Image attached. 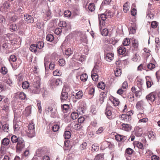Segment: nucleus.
I'll list each match as a JSON object with an SVG mask.
<instances>
[{"instance_id": "obj_1", "label": "nucleus", "mask_w": 160, "mask_h": 160, "mask_svg": "<svg viewBox=\"0 0 160 160\" xmlns=\"http://www.w3.org/2000/svg\"><path fill=\"white\" fill-rule=\"evenodd\" d=\"M40 84V79L38 77L35 78L33 80L32 86L29 88L30 92L34 94L39 93L41 90Z\"/></svg>"}, {"instance_id": "obj_2", "label": "nucleus", "mask_w": 160, "mask_h": 160, "mask_svg": "<svg viewBox=\"0 0 160 160\" xmlns=\"http://www.w3.org/2000/svg\"><path fill=\"white\" fill-rule=\"evenodd\" d=\"M98 19L99 21L100 29L101 30L102 28V26H103L105 25V21L107 18L105 13L98 15Z\"/></svg>"}, {"instance_id": "obj_3", "label": "nucleus", "mask_w": 160, "mask_h": 160, "mask_svg": "<svg viewBox=\"0 0 160 160\" xmlns=\"http://www.w3.org/2000/svg\"><path fill=\"white\" fill-rule=\"evenodd\" d=\"M25 147L24 141L22 138H19L18 141L17 142L16 146L17 150L21 151Z\"/></svg>"}, {"instance_id": "obj_4", "label": "nucleus", "mask_w": 160, "mask_h": 160, "mask_svg": "<svg viewBox=\"0 0 160 160\" xmlns=\"http://www.w3.org/2000/svg\"><path fill=\"white\" fill-rule=\"evenodd\" d=\"M52 86H57L62 85V80L60 78L57 79H52L51 81Z\"/></svg>"}, {"instance_id": "obj_5", "label": "nucleus", "mask_w": 160, "mask_h": 160, "mask_svg": "<svg viewBox=\"0 0 160 160\" xmlns=\"http://www.w3.org/2000/svg\"><path fill=\"white\" fill-rule=\"evenodd\" d=\"M136 147H137L139 149V152L140 154H141L143 153V150H144V146L143 145L141 142L137 141L136 142Z\"/></svg>"}, {"instance_id": "obj_6", "label": "nucleus", "mask_w": 160, "mask_h": 160, "mask_svg": "<svg viewBox=\"0 0 160 160\" xmlns=\"http://www.w3.org/2000/svg\"><path fill=\"white\" fill-rule=\"evenodd\" d=\"M24 19L28 23H32L34 22V19L32 17L27 14H26L24 15Z\"/></svg>"}, {"instance_id": "obj_7", "label": "nucleus", "mask_w": 160, "mask_h": 160, "mask_svg": "<svg viewBox=\"0 0 160 160\" xmlns=\"http://www.w3.org/2000/svg\"><path fill=\"white\" fill-rule=\"evenodd\" d=\"M146 98L148 101L152 102L156 100L155 94L154 92H151L146 97Z\"/></svg>"}, {"instance_id": "obj_8", "label": "nucleus", "mask_w": 160, "mask_h": 160, "mask_svg": "<svg viewBox=\"0 0 160 160\" xmlns=\"http://www.w3.org/2000/svg\"><path fill=\"white\" fill-rule=\"evenodd\" d=\"M151 10H152L150 9L149 8H148V9L146 16V18L147 19H152L153 18V10H152V11Z\"/></svg>"}, {"instance_id": "obj_9", "label": "nucleus", "mask_w": 160, "mask_h": 160, "mask_svg": "<svg viewBox=\"0 0 160 160\" xmlns=\"http://www.w3.org/2000/svg\"><path fill=\"white\" fill-rule=\"evenodd\" d=\"M136 80L138 87L139 88L140 90H142V86L143 83V80L141 78H137Z\"/></svg>"}, {"instance_id": "obj_10", "label": "nucleus", "mask_w": 160, "mask_h": 160, "mask_svg": "<svg viewBox=\"0 0 160 160\" xmlns=\"http://www.w3.org/2000/svg\"><path fill=\"white\" fill-rule=\"evenodd\" d=\"M116 140L118 142L124 141L126 139V137L117 134L115 135Z\"/></svg>"}, {"instance_id": "obj_11", "label": "nucleus", "mask_w": 160, "mask_h": 160, "mask_svg": "<svg viewBox=\"0 0 160 160\" xmlns=\"http://www.w3.org/2000/svg\"><path fill=\"white\" fill-rule=\"evenodd\" d=\"M145 105V103L143 100H141L138 102L136 105V107L138 110L142 109L143 108V106Z\"/></svg>"}, {"instance_id": "obj_12", "label": "nucleus", "mask_w": 160, "mask_h": 160, "mask_svg": "<svg viewBox=\"0 0 160 160\" xmlns=\"http://www.w3.org/2000/svg\"><path fill=\"white\" fill-rule=\"evenodd\" d=\"M68 94L67 92L62 91L61 95V100L62 101L67 100L68 99Z\"/></svg>"}, {"instance_id": "obj_13", "label": "nucleus", "mask_w": 160, "mask_h": 160, "mask_svg": "<svg viewBox=\"0 0 160 160\" xmlns=\"http://www.w3.org/2000/svg\"><path fill=\"white\" fill-rule=\"evenodd\" d=\"M106 59L108 62H111L114 58V54L112 52H108L106 56Z\"/></svg>"}, {"instance_id": "obj_14", "label": "nucleus", "mask_w": 160, "mask_h": 160, "mask_svg": "<svg viewBox=\"0 0 160 160\" xmlns=\"http://www.w3.org/2000/svg\"><path fill=\"white\" fill-rule=\"evenodd\" d=\"M126 51V49L122 45L120 46L118 50V52L120 55H123L125 53Z\"/></svg>"}, {"instance_id": "obj_15", "label": "nucleus", "mask_w": 160, "mask_h": 160, "mask_svg": "<svg viewBox=\"0 0 160 160\" xmlns=\"http://www.w3.org/2000/svg\"><path fill=\"white\" fill-rule=\"evenodd\" d=\"M101 67L99 63L96 64L92 71V72H95L98 73L100 71Z\"/></svg>"}, {"instance_id": "obj_16", "label": "nucleus", "mask_w": 160, "mask_h": 160, "mask_svg": "<svg viewBox=\"0 0 160 160\" xmlns=\"http://www.w3.org/2000/svg\"><path fill=\"white\" fill-rule=\"evenodd\" d=\"M45 149V147L39 148L36 151V153L38 156H39L44 153Z\"/></svg>"}, {"instance_id": "obj_17", "label": "nucleus", "mask_w": 160, "mask_h": 160, "mask_svg": "<svg viewBox=\"0 0 160 160\" xmlns=\"http://www.w3.org/2000/svg\"><path fill=\"white\" fill-rule=\"evenodd\" d=\"M2 129V130H7L9 129V125L7 124H3L2 123L0 122V129Z\"/></svg>"}, {"instance_id": "obj_18", "label": "nucleus", "mask_w": 160, "mask_h": 160, "mask_svg": "<svg viewBox=\"0 0 160 160\" xmlns=\"http://www.w3.org/2000/svg\"><path fill=\"white\" fill-rule=\"evenodd\" d=\"M110 108L109 107H107L105 112V113L108 118L110 119L111 117H110L112 115V112L110 109Z\"/></svg>"}, {"instance_id": "obj_19", "label": "nucleus", "mask_w": 160, "mask_h": 160, "mask_svg": "<svg viewBox=\"0 0 160 160\" xmlns=\"http://www.w3.org/2000/svg\"><path fill=\"white\" fill-rule=\"evenodd\" d=\"M104 154L102 153H100L96 155L94 160H103Z\"/></svg>"}, {"instance_id": "obj_20", "label": "nucleus", "mask_w": 160, "mask_h": 160, "mask_svg": "<svg viewBox=\"0 0 160 160\" xmlns=\"http://www.w3.org/2000/svg\"><path fill=\"white\" fill-rule=\"evenodd\" d=\"M9 142L10 140L9 139L7 138H5L2 140L1 145L6 146L9 144Z\"/></svg>"}, {"instance_id": "obj_21", "label": "nucleus", "mask_w": 160, "mask_h": 160, "mask_svg": "<svg viewBox=\"0 0 160 160\" xmlns=\"http://www.w3.org/2000/svg\"><path fill=\"white\" fill-rule=\"evenodd\" d=\"M25 131L28 136L30 138H32L35 135V131Z\"/></svg>"}, {"instance_id": "obj_22", "label": "nucleus", "mask_w": 160, "mask_h": 160, "mask_svg": "<svg viewBox=\"0 0 160 160\" xmlns=\"http://www.w3.org/2000/svg\"><path fill=\"white\" fill-rule=\"evenodd\" d=\"M59 27H61L62 28L67 29V25L66 22L64 21H60L58 24Z\"/></svg>"}, {"instance_id": "obj_23", "label": "nucleus", "mask_w": 160, "mask_h": 160, "mask_svg": "<svg viewBox=\"0 0 160 160\" xmlns=\"http://www.w3.org/2000/svg\"><path fill=\"white\" fill-rule=\"evenodd\" d=\"M50 114V116L52 118H55L58 117L57 111L56 109H54L51 112Z\"/></svg>"}, {"instance_id": "obj_24", "label": "nucleus", "mask_w": 160, "mask_h": 160, "mask_svg": "<svg viewBox=\"0 0 160 160\" xmlns=\"http://www.w3.org/2000/svg\"><path fill=\"white\" fill-rule=\"evenodd\" d=\"M129 3L128 2H127L123 5V10L124 12L127 13L129 10L130 7L129 6Z\"/></svg>"}, {"instance_id": "obj_25", "label": "nucleus", "mask_w": 160, "mask_h": 160, "mask_svg": "<svg viewBox=\"0 0 160 160\" xmlns=\"http://www.w3.org/2000/svg\"><path fill=\"white\" fill-rule=\"evenodd\" d=\"M97 73L95 72H92L91 77L94 81H96L98 80V75Z\"/></svg>"}, {"instance_id": "obj_26", "label": "nucleus", "mask_w": 160, "mask_h": 160, "mask_svg": "<svg viewBox=\"0 0 160 160\" xmlns=\"http://www.w3.org/2000/svg\"><path fill=\"white\" fill-rule=\"evenodd\" d=\"M38 48L37 45L36 44H32L30 46L29 49L31 51L36 52Z\"/></svg>"}, {"instance_id": "obj_27", "label": "nucleus", "mask_w": 160, "mask_h": 160, "mask_svg": "<svg viewBox=\"0 0 160 160\" xmlns=\"http://www.w3.org/2000/svg\"><path fill=\"white\" fill-rule=\"evenodd\" d=\"M62 108L63 113H66L69 109V106L68 104H64L62 106Z\"/></svg>"}, {"instance_id": "obj_28", "label": "nucleus", "mask_w": 160, "mask_h": 160, "mask_svg": "<svg viewBox=\"0 0 160 160\" xmlns=\"http://www.w3.org/2000/svg\"><path fill=\"white\" fill-rule=\"evenodd\" d=\"M83 96V92L82 91H79L77 92L75 96L76 99H79L81 98Z\"/></svg>"}, {"instance_id": "obj_29", "label": "nucleus", "mask_w": 160, "mask_h": 160, "mask_svg": "<svg viewBox=\"0 0 160 160\" xmlns=\"http://www.w3.org/2000/svg\"><path fill=\"white\" fill-rule=\"evenodd\" d=\"M29 85V83L27 81H25L22 83V87L24 89H27Z\"/></svg>"}, {"instance_id": "obj_30", "label": "nucleus", "mask_w": 160, "mask_h": 160, "mask_svg": "<svg viewBox=\"0 0 160 160\" xmlns=\"http://www.w3.org/2000/svg\"><path fill=\"white\" fill-rule=\"evenodd\" d=\"M122 127L125 130H131L132 129V127L129 124L123 123L122 124Z\"/></svg>"}, {"instance_id": "obj_31", "label": "nucleus", "mask_w": 160, "mask_h": 160, "mask_svg": "<svg viewBox=\"0 0 160 160\" xmlns=\"http://www.w3.org/2000/svg\"><path fill=\"white\" fill-rule=\"evenodd\" d=\"M5 153V147L4 146L1 145L0 150V158H2Z\"/></svg>"}, {"instance_id": "obj_32", "label": "nucleus", "mask_w": 160, "mask_h": 160, "mask_svg": "<svg viewBox=\"0 0 160 160\" xmlns=\"http://www.w3.org/2000/svg\"><path fill=\"white\" fill-rule=\"evenodd\" d=\"M88 78V75L86 73L83 74L80 76V79L82 82H85L87 81Z\"/></svg>"}, {"instance_id": "obj_33", "label": "nucleus", "mask_w": 160, "mask_h": 160, "mask_svg": "<svg viewBox=\"0 0 160 160\" xmlns=\"http://www.w3.org/2000/svg\"><path fill=\"white\" fill-rule=\"evenodd\" d=\"M73 52V50L71 48H68L65 51V54L68 56H69L72 55Z\"/></svg>"}, {"instance_id": "obj_34", "label": "nucleus", "mask_w": 160, "mask_h": 160, "mask_svg": "<svg viewBox=\"0 0 160 160\" xmlns=\"http://www.w3.org/2000/svg\"><path fill=\"white\" fill-rule=\"evenodd\" d=\"M110 144H111L110 142L107 141L103 142L102 143L101 148H102L103 149H104L107 148Z\"/></svg>"}, {"instance_id": "obj_35", "label": "nucleus", "mask_w": 160, "mask_h": 160, "mask_svg": "<svg viewBox=\"0 0 160 160\" xmlns=\"http://www.w3.org/2000/svg\"><path fill=\"white\" fill-rule=\"evenodd\" d=\"M64 136L65 139H68L71 137V133L69 131H65L64 133Z\"/></svg>"}, {"instance_id": "obj_36", "label": "nucleus", "mask_w": 160, "mask_h": 160, "mask_svg": "<svg viewBox=\"0 0 160 160\" xmlns=\"http://www.w3.org/2000/svg\"><path fill=\"white\" fill-rule=\"evenodd\" d=\"M112 102L114 106H118L119 103V100L117 98L114 97L112 98Z\"/></svg>"}, {"instance_id": "obj_37", "label": "nucleus", "mask_w": 160, "mask_h": 160, "mask_svg": "<svg viewBox=\"0 0 160 160\" xmlns=\"http://www.w3.org/2000/svg\"><path fill=\"white\" fill-rule=\"evenodd\" d=\"M31 113V109L30 107H27L25 110L24 114L27 116L30 115Z\"/></svg>"}, {"instance_id": "obj_38", "label": "nucleus", "mask_w": 160, "mask_h": 160, "mask_svg": "<svg viewBox=\"0 0 160 160\" xmlns=\"http://www.w3.org/2000/svg\"><path fill=\"white\" fill-rule=\"evenodd\" d=\"M132 134L137 137H139L141 136L142 134V131H133L132 132Z\"/></svg>"}, {"instance_id": "obj_39", "label": "nucleus", "mask_w": 160, "mask_h": 160, "mask_svg": "<svg viewBox=\"0 0 160 160\" xmlns=\"http://www.w3.org/2000/svg\"><path fill=\"white\" fill-rule=\"evenodd\" d=\"M111 0H104L101 5V8L106 5H109L110 4Z\"/></svg>"}, {"instance_id": "obj_40", "label": "nucleus", "mask_w": 160, "mask_h": 160, "mask_svg": "<svg viewBox=\"0 0 160 160\" xmlns=\"http://www.w3.org/2000/svg\"><path fill=\"white\" fill-rule=\"evenodd\" d=\"M71 117L73 120L76 119L78 117V114L77 112H74L71 113Z\"/></svg>"}, {"instance_id": "obj_41", "label": "nucleus", "mask_w": 160, "mask_h": 160, "mask_svg": "<svg viewBox=\"0 0 160 160\" xmlns=\"http://www.w3.org/2000/svg\"><path fill=\"white\" fill-rule=\"evenodd\" d=\"M88 8L89 11L91 12L94 11L95 8L94 4V3H90L89 4Z\"/></svg>"}, {"instance_id": "obj_42", "label": "nucleus", "mask_w": 160, "mask_h": 160, "mask_svg": "<svg viewBox=\"0 0 160 160\" xmlns=\"http://www.w3.org/2000/svg\"><path fill=\"white\" fill-rule=\"evenodd\" d=\"M130 43V40L128 38H125L122 42V44L124 46H127Z\"/></svg>"}, {"instance_id": "obj_43", "label": "nucleus", "mask_w": 160, "mask_h": 160, "mask_svg": "<svg viewBox=\"0 0 160 160\" xmlns=\"http://www.w3.org/2000/svg\"><path fill=\"white\" fill-rule=\"evenodd\" d=\"M113 49L112 46L111 45H107L106 46L105 51L111 52Z\"/></svg>"}, {"instance_id": "obj_44", "label": "nucleus", "mask_w": 160, "mask_h": 160, "mask_svg": "<svg viewBox=\"0 0 160 160\" xmlns=\"http://www.w3.org/2000/svg\"><path fill=\"white\" fill-rule=\"evenodd\" d=\"M104 13L107 18L108 17L111 18L113 16V13L110 10H107Z\"/></svg>"}, {"instance_id": "obj_45", "label": "nucleus", "mask_w": 160, "mask_h": 160, "mask_svg": "<svg viewBox=\"0 0 160 160\" xmlns=\"http://www.w3.org/2000/svg\"><path fill=\"white\" fill-rule=\"evenodd\" d=\"M9 28L11 31L13 32L17 30V27L16 24H12L10 26Z\"/></svg>"}, {"instance_id": "obj_46", "label": "nucleus", "mask_w": 160, "mask_h": 160, "mask_svg": "<svg viewBox=\"0 0 160 160\" xmlns=\"http://www.w3.org/2000/svg\"><path fill=\"white\" fill-rule=\"evenodd\" d=\"M77 112L78 113V114H82L84 112V109L83 107H79L78 108L77 110Z\"/></svg>"}, {"instance_id": "obj_47", "label": "nucleus", "mask_w": 160, "mask_h": 160, "mask_svg": "<svg viewBox=\"0 0 160 160\" xmlns=\"http://www.w3.org/2000/svg\"><path fill=\"white\" fill-rule=\"evenodd\" d=\"M35 127V125L32 122L29 123L28 126V130H34Z\"/></svg>"}, {"instance_id": "obj_48", "label": "nucleus", "mask_w": 160, "mask_h": 160, "mask_svg": "<svg viewBox=\"0 0 160 160\" xmlns=\"http://www.w3.org/2000/svg\"><path fill=\"white\" fill-rule=\"evenodd\" d=\"M19 138H18L16 136L13 135L11 137V140L13 143H16L18 141Z\"/></svg>"}, {"instance_id": "obj_49", "label": "nucleus", "mask_w": 160, "mask_h": 160, "mask_svg": "<svg viewBox=\"0 0 160 160\" xmlns=\"http://www.w3.org/2000/svg\"><path fill=\"white\" fill-rule=\"evenodd\" d=\"M155 42L157 43V44L156 45V48H155L156 50H157L158 51L159 49V39L158 38H155Z\"/></svg>"}, {"instance_id": "obj_50", "label": "nucleus", "mask_w": 160, "mask_h": 160, "mask_svg": "<svg viewBox=\"0 0 160 160\" xmlns=\"http://www.w3.org/2000/svg\"><path fill=\"white\" fill-rule=\"evenodd\" d=\"M46 39L48 41L52 42L54 39V36L52 34H48L47 36Z\"/></svg>"}, {"instance_id": "obj_51", "label": "nucleus", "mask_w": 160, "mask_h": 160, "mask_svg": "<svg viewBox=\"0 0 160 160\" xmlns=\"http://www.w3.org/2000/svg\"><path fill=\"white\" fill-rule=\"evenodd\" d=\"M36 45L38 48L40 49L43 48L44 46V43L42 42H38Z\"/></svg>"}, {"instance_id": "obj_52", "label": "nucleus", "mask_w": 160, "mask_h": 160, "mask_svg": "<svg viewBox=\"0 0 160 160\" xmlns=\"http://www.w3.org/2000/svg\"><path fill=\"white\" fill-rule=\"evenodd\" d=\"M8 72V70L5 67H2L1 69V72L3 74H6Z\"/></svg>"}, {"instance_id": "obj_53", "label": "nucleus", "mask_w": 160, "mask_h": 160, "mask_svg": "<svg viewBox=\"0 0 160 160\" xmlns=\"http://www.w3.org/2000/svg\"><path fill=\"white\" fill-rule=\"evenodd\" d=\"M54 109L52 107H49L45 109V112L47 114H50Z\"/></svg>"}, {"instance_id": "obj_54", "label": "nucleus", "mask_w": 160, "mask_h": 160, "mask_svg": "<svg viewBox=\"0 0 160 160\" xmlns=\"http://www.w3.org/2000/svg\"><path fill=\"white\" fill-rule=\"evenodd\" d=\"M98 87L102 90L104 89L105 87V84L103 82H101L98 84Z\"/></svg>"}, {"instance_id": "obj_55", "label": "nucleus", "mask_w": 160, "mask_h": 160, "mask_svg": "<svg viewBox=\"0 0 160 160\" xmlns=\"http://www.w3.org/2000/svg\"><path fill=\"white\" fill-rule=\"evenodd\" d=\"M92 151H97L99 149V147L97 144H94L92 145Z\"/></svg>"}, {"instance_id": "obj_56", "label": "nucleus", "mask_w": 160, "mask_h": 160, "mask_svg": "<svg viewBox=\"0 0 160 160\" xmlns=\"http://www.w3.org/2000/svg\"><path fill=\"white\" fill-rule=\"evenodd\" d=\"M53 75L55 76H60L62 75V72L59 70L57 69L53 71Z\"/></svg>"}, {"instance_id": "obj_57", "label": "nucleus", "mask_w": 160, "mask_h": 160, "mask_svg": "<svg viewBox=\"0 0 160 160\" xmlns=\"http://www.w3.org/2000/svg\"><path fill=\"white\" fill-rule=\"evenodd\" d=\"M108 30L106 28L103 29L101 32V34L103 36H106L108 35Z\"/></svg>"}, {"instance_id": "obj_58", "label": "nucleus", "mask_w": 160, "mask_h": 160, "mask_svg": "<svg viewBox=\"0 0 160 160\" xmlns=\"http://www.w3.org/2000/svg\"><path fill=\"white\" fill-rule=\"evenodd\" d=\"M114 73L116 76H119L121 74V70L120 69H117L116 70H115Z\"/></svg>"}, {"instance_id": "obj_59", "label": "nucleus", "mask_w": 160, "mask_h": 160, "mask_svg": "<svg viewBox=\"0 0 160 160\" xmlns=\"http://www.w3.org/2000/svg\"><path fill=\"white\" fill-rule=\"evenodd\" d=\"M147 78H149V77L147 76L146 77V84H147V87L148 88H149L151 87L152 86V82H151V80H147Z\"/></svg>"}, {"instance_id": "obj_60", "label": "nucleus", "mask_w": 160, "mask_h": 160, "mask_svg": "<svg viewBox=\"0 0 160 160\" xmlns=\"http://www.w3.org/2000/svg\"><path fill=\"white\" fill-rule=\"evenodd\" d=\"M125 152L128 154L131 155L133 153V150L130 148H128L126 149Z\"/></svg>"}, {"instance_id": "obj_61", "label": "nucleus", "mask_w": 160, "mask_h": 160, "mask_svg": "<svg viewBox=\"0 0 160 160\" xmlns=\"http://www.w3.org/2000/svg\"><path fill=\"white\" fill-rule=\"evenodd\" d=\"M148 137L149 138L151 139H154L155 138V136L154 135V132L152 131H150L149 134L148 135Z\"/></svg>"}, {"instance_id": "obj_62", "label": "nucleus", "mask_w": 160, "mask_h": 160, "mask_svg": "<svg viewBox=\"0 0 160 160\" xmlns=\"http://www.w3.org/2000/svg\"><path fill=\"white\" fill-rule=\"evenodd\" d=\"M58 64L61 66H63L65 64V61L63 59H61L58 61Z\"/></svg>"}, {"instance_id": "obj_63", "label": "nucleus", "mask_w": 160, "mask_h": 160, "mask_svg": "<svg viewBox=\"0 0 160 160\" xmlns=\"http://www.w3.org/2000/svg\"><path fill=\"white\" fill-rule=\"evenodd\" d=\"M155 65L152 63H150L147 65V68L150 70H152L155 68Z\"/></svg>"}, {"instance_id": "obj_64", "label": "nucleus", "mask_w": 160, "mask_h": 160, "mask_svg": "<svg viewBox=\"0 0 160 160\" xmlns=\"http://www.w3.org/2000/svg\"><path fill=\"white\" fill-rule=\"evenodd\" d=\"M117 42V40H115V39L113 38H112L109 41V43L113 45L115 44Z\"/></svg>"}]
</instances>
